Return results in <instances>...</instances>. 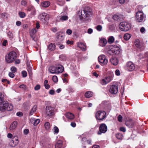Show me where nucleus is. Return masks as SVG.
Masks as SVG:
<instances>
[{
    "label": "nucleus",
    "mask_w": 148,
    "mask_h": 148,
    "mask_svg": "<svg viewBox=\"0 0 148 148\" xmlns=\"http://www.w3.org/2000/svg\"><path fill=\"white\" fill-rule=\"evenodd\" d=\"M77 14L81 20L85 21H89L91 19L92 13L91 9L85 8L83 10H79Z\"/></svg>",
    "instance_id": "obj_1"
},
{
    "label": "nucleus",
    "mask_w": 148,
    "mask_h": 148,
    "mask_svg": "<svg viewBox=\"0 0 148 148\" xmlns=\"http://www.w3.org/2000/svg\"><path fill=\"white\" fill-rule=\"evenodd\" d=\"M64 70L63 66L60 64L50 66L49 71L52 74H58L62 73Z\"/></svg>",
    "instance_id": "obj_2"
},
{
    "label": "nucleus",
    "mask_w": 148,
    "mask_h": 148,
    "mask_svg": "<svg viewBox=\"0 0 148 148\" xmlns=\"http://www.w3.org/2000/svg\"><path fill=\"white\" fill-rule=\"evenodd\" d=\"M55 109L54 107L47 106L46 107L45 114L46 117L48 118L53 117L55 114Z\"/></svg>",
    "instance_id": "obj_3"
},
{
    "label": "nucleus",
    "mask_w": 148,
    "mask_h": 148,
    "mask_svg": "<svg viewBox=\"0 0 148 148\" xmlns=\"http://www.w3.org/2000/svg\"><path fill=\"white\" fill-rule=\"evenodd\" d=\"M13 109V106L7 101H4L0 104V110L3 112L5 110L11 111Z\"/></svg>",
    "instance_id": "obj_4"
},
{
    "label": "nucleus",
    "mask_w": 148,
    "mask_h": 148,
    "mask_svg": "<svg viewBox=\"0 0 148 148\" xmlns=\"http://www.w3.org/2000/svg\"><path fill=\"white\" fill-rule=\"evenodd\" d=\"M16 54L14 51H11L7 54L5 56V60L8 63H12L16 58Z\"/></svg>",
    "instance_id": "obj_5"
},
{
    "label": "nucleus",
    "mask_w": 148,
    "mask_h": 148,
    "mask_svg": "<svg viewBox=\"0 0 148 148\" xmlns=\"http://www.w3.org/2000/svg\"><path fill=\"white\" fill-rule=\"evenodd\" d=\"M146 17L145 15L141 11H138L136 14V21L141 22L144 21Z\"/></svg>",
    "instance_id": "obj_6"
},
{
    "label": "nucleus",
    "mask_w": 148,
    "mask_h": 148,
    "mask_svg": "<svg viewBox=\"0 0 148 148\" xmlns=\"http://www.w3.org/2000/svg\"><path fill=\"white\" fill-rule=\"evenodd\" d=\"M114 75L112 72H111L110 75L106 77L104 79H102L100 80V83L103 85H104L110 82L112 80Z\"/></svg>",
    "instance_id": "obj_7"
},
{
    "label": "nucleus",
    "mask_w": 148,
    "mask_h": 148,
    "mask_svg": "<svg viewBox=\"0 0 148 148\" xmlns=\"http://www.w3.org/2000/svg\"><path fill=\"white\" fill-rule=\"evenodd\" d=\"M120 29L123 31H127L129 30L131 27L130 24L126 22L121 23L119 25Z\"/></svg>",
    "instance_id": "obj_8"
},
{
    "label": "nucleus",
    "mask_w": 148,
    "mask_h": 148,
    "mask_svg": "<svg viewBox=\"0 0 148 148\" xmlns=\"http://www.w3.org/2000/svg\"><path fill=\"white\" fill-rule=\"evenodd\" d=\"M106 113L103 111H97L95 114L96 118L97 119L102 120L106 117Z\"/></svg>",
    "instance_id": "obj_9"
},
{
    "label": "nucleus",
    "mask_w": 148,
    "mask_h": 148,
    "mask_svg": "<svg viewBox=\"0 0 148 148\" xmlns=\"http://www.w3.org/2000/svg\"><path fill=\"white\" fill-rule=\"evenodd\" d=\"M98 60L99 62L102 65L106 64L108 62V59L104 55H101L99 56L98 58Z\"/></svg>",
    "instance_id": "obj_10"
},
{
    "label": "nucleus",
    "mask_w": 148,
    "mask_h": 148,
    "mask_svg": "<svg viewBox=\"0 0 148 148\" xmlns=\"http://www.w3.org/2000/svg\"><path fill=\"white\" fill-rule=\"evenodd\" d=\"M38 18L43 22H45L48 20L49 15L45 12L42 13L39 15Z\"/></svg>",
    "instance_id": "obj_11"
},
{
    "label": "nucleus",
    "mask_w": 148,
    "mask_h": 148,
    "mask_svg": "<svg viewBox=\"0 0 148 148\" xmlns=\"http://www.w3.org/2000/svg\"><path fill=\"white\" fill-rule=\"evenodd\" d=\"M107 130V127L105 124L102 123L101 124L99 127V131L97 134L101 135L102 133H105Z\"/></svg>",
    "instance_id": "obj_12"
},
{
    "label": "nucleus",
    "mask_w": 148,
    "mask_h": 148,
    "mask_svg": "<svg viewBox=\"0 0 148 148\" xmlns=\"http://www.w3.org/2000/svg\"><path fill=\"white\" fill-rule=\"evenodd\" d=\"M126 67L127 70L129 71H134L135 68L134 64L131 62H127Z\"/></svg>",
    "instance_id": "obj_13"
},
{
    "label": "nucleus",
    "mask_w": 148,
    "mask_h": 148,
    "mask_svg": "<svg viewBox=\"0 0 148 148\" xmlns=\"http://www.w3.org/2000/svg\"><path fill=\"white\" fill-rule=\"evenodd\" d=\"M108 53L111 55H113L114 53L116 55H119L120 56L121 55V50L119 48H116V49H110L108 50Z\"/></svg>",
    "instance_id": "obj_14"
},
{
    "label": "nucleus",
    "mask_w": 148,
    "mask_h": 148,
    "mask_svg": "<svg viewBox=\"0 0 148 148\" xmlns=\"http://www.w3.org/2000/svg\"><path fill=\"white\" fill-rule=\"evenodd\" d=\"M118 90V86L117 85H113L110 87L109 92L112 94H116L117 93Z\"/></svg>",
    "instance_id": "obj_15"
},
{
    "label": "nucleus",
    "mask_w": 148,
    "mask_h": 148,
    "mask_svg": "<svg viewBox=\"0 0 148 148\" xmlns=\"http://www.w3.org/2000/svg\"><path fill=\"white\" fill-rule=\"evenodd\" d=\"M134 43L136 47L139 49L140 51H142L144 49L145 46L143 45L140 44L139 40L137 39L136 40Z\"/></svg>",
    "instance_id": "obj_16"
},
{
    "label": "nucleus",
    "mask_w": 148,
    "mask_h": 148,
    "mask_svg": "<svg viewBox=\"0 0 148 148\" xmlns=\"http://www.w3.org/2000/svg\"><path fill=\"white\" fill-rule=\"evenodd\" d=\"M107 40L104 38H101L99 41V45L100 46L103 47L107 44Z\"/></svg>",
    "instance_id": "obj_17"
},
{
    "label": "nucleus",
    "mask_w": 148,
    "mask_h": 148,
    "mask_svg": "<svg viewBox=\"0 0 148 148\" xmlns=\"http://www.w3.org/2000/svg\"><path fill=\"white\" fill-rule=\"evenodd\" d=\"M57 34L58 35L57 37V40L59 42L62 41L64 39V36L62 34H60L59 33H58Z\"/></svg>",
    "instance_id": "obj_18"
},
{
    "label": "nucleus",
    "mask_w": 148,
    "mask_h": 148,
    "mask_svg": "<svg viewBox=\"0 0 148 148\" xmlns=\"http://www.w3.org/2000/svg\"><path fill=\"white\" fill-rule=\"evenodd\" d=\"M125 125L129 128H132L134 126V123L132 119H130L126 122Z\"/></svg>",
    "instance_id": "obj_19"
},
{
    "label": "nucleus",
    "mask_w": 148,
    "mask_h": 148,
    "mask_svg": "<svg viewBox=\"0 0 148 148\" xmlns=\"http://www.w3.org/2000/svg\"><path fill=\"white\" fill-rule=\"evenodd\" d=\"M78 47L82 51H84L86 50V46L82 42H79L77 43Z\"/></svg>",
    "instance_id": "obj_20"
},
{
    "label": "nucleus",
    "mask_w": 148,
    "mask_h": 148,
    "mask_svg": "<svg viewBox=\"0 0 148 148\" xmlns=\"http://www.w3.org/2000/svg\"><path fill=\"white\" fill-rule=\"evenodd\" d=\"M111 63L114 65H116L118 63V61L116 58H112L110 59Z\"/></svg>",
    "instance_id": "obj_21"
},
{
    "label": "nucleus",
    "mask_w": 148,
    "mask_h": 148,
    "mask_svg": "<svg viewBox=\"0 0 148 148\" xmlns=\"http://www.w3.org/2000/svg\"><path fill=\"white\" fill-rule=\"evenodd\" d=\"M17 123L16 121L13 122L10 125V130H13L15 129L16 127Z\"/></svg>",
    "instance_id": "obj_22"
},
{
    "label": "nucleus",
    "mask_w": 148,
    "mask_h": 148,
    "mask_svg": "<svg viewBox=\"0 0 148 148\" xmlns=\"http://www.w3.org/2000/svg\"><path fill=\"white\" fill-rule=\"evenodd\" d=\"M66 116L67 119L70 120L73 119L74 118V115L70 112L67 113L66 114Z\"/></svg>",
    "instance_id": "obj_23"
},
{
    "label": "nucleus",
    "mask_w": 148,
    "mask_h": 148,
    "mask_svg": "<svg viewBox=\"0 0 148 148\" xmlns=\"http://www.w3.org/2000/svg\"><path fill=\"white\" fill-rule=\"evenodd\" d=\"M50 5V3L48 1H43L41 3V6L44 8H47Z\"/></svg>",
    "instance_id": "obj_24"
},
{
    "label": "nucleus",
    "mask_w": 148,
    "mask_h": 148,
    "mask_svg": "<svg viewBox=\"0 0 148 148\" xmlns=\"http://www.w3.org/2000/svg\"><path fill=\"white\" fill-rule=\"evenodd\" d=\"M37 107V105H35L34 106L30 111L29 114L30 115H32L33 114V113L36 111Z\"/></svg>",
    "instance_id": "obj_25"
},
{
    "label": "nucleus",
    "mask_w": 148,
    "mask_h": 148,
    "mask_svg": "<svg viewBox=\"0 0 148 148\" xmlns=\"http://www.w3.org/2000/svg\"><path fill=\"white\" fill-rule=\"evenodd\" d=\"M138 57L140 59H141L142 58H145L146 57H147L148 58V52H147L145 53V54L143 55V54L141 53H140L138 55Z\"/></svg>",
    "instance_id": "obj_26"
},
{
    "label": "nucleus",
    "mask_w": 148,
    "mask_h": 148,
    "mask_svg": "<svg viewBox=\"0 0 148 148\" xmlns=\"http://www.w3.org/2000/svg\"><path fill=\"white\" fill-rule=\"evenodd\" d=\"M55 47L56 46L55 44L51 43L49 45L48 47V48L49 50H50L51 51H53L55 49Z\"/></svg>",
    "instance_id": "obj_27"
},
{
    "label": "nucleus",
    "mask_w": 148,
    "mask_h": 148,
    "mask_svg": "<svg viewBox=\"0 0 148 148\" xmlns=\"http://www.w3.org/2000/svg\"><path fill=\"white\" fill-rule=\"evenodd\" d=\"M93 94V93L91 91H88L86 92L85 94V97L86 98H90L91 97Z\"/></svg>",
    "instance_id": "obj_28"
},
{
    "label": "nucleus",
    "mask_w": 148,
    "mask_h": 148,
    "mask_svg": "<svg viewBox=\"0 0 148 148\" xmlns=\"http://www.w3.org/2000/svg\"><path fill=\"white\" fill-rule=\"evenodd\" d=\"M114 37L113 36H110L108 38V42L109 44H112L114 42Z\"/></svg>",
    "instance_id": "obj_29"
},
{
    "label": "nucleus",
    "mask_w": 148,
    "mask_h": 148,
    "mask_svg": "<svg viewBox=\"0 0 148 148\" xmlns=\"http://www.w3.org/2000/svg\"><path fill=\"white\" fill-rule=\"evenodd\" d=\"M121 17V15L119 14H115L113 16L112 18L115 20H118Z\"/></svg>",
    "instance_id": "obj_30"
},
{
    "label": "nucleus",
    "mask_w": 148,
    "mask_h": 148,
    "mask_svg": "<svg viewBox=\"0 0 148 148\" xmlns=\"http://www.w3.org/2000/svg\"><path fill=\"white\" fill-rule=\"evenodd\" d=\"M62 145V142L61 140L58 141L55 145V148H60Z\"/></svg>",
    "instance_id": "obj_31"
},
{
    "label": "nucleus",
    "mask_w": 148,
    "mask_h": 148,
    "mask_svg": "<svg viewBox=\"0 0 148 148\" xmlns=\"http://www.w3.org/2000/svg\"><path fill=\"white\" fill-rule=\"evenodd\" d=\"M27 70L28 72V74L30 75H32V67L30 65L27 64Z\"/></svg>",
    "instance_id": "obj_32"
},
{
    "label": "nucleus",
    "mask_w": 148,
    "mask_h": 148,
    "mask_svg": "<svg viewBox=\"0 0 148 148\" xmlns=\"http://www.w3.org/2000/svg\"><path fill=\"white\" fill-rule=\"evenodd\" d=\"M131 37V35L128 33H127L124 34V39L126 40H129Z\"/></svg>",
    "instance_id": "obj_33"
},
{
    "label": "nucleus",
    "mask_w": 148,
    "mask_h": 148,
    "mask_svg": "<svg viewBox=\"0 0 148 148\" xmlns=\"http://www.w3.org/2000/svg\"><path fill=\"white\" fill-rule=\"evenodd\" d=\"M44 125L46 130H48L50 129V125L49 122H46L45 123Z\"/></svg>",
    "instance_id": "obj_34"
},
{
    "label": "nucleus",
    "mask_w": 148,
    "mask_h": 148,
    "mask_svg": "<svg viewBox=\"0 0 148 148\" xmlns=\"http://www.w3.org/2000/svg\"><path fill=\"white\" fill-rule=\"evenodd\" d=\"M53 131L54 134H57L59 132L58 128L56 126H55L53 128Z\"/></svg>",
    "instance_id": "obj_35"
},
{
    "label": "nucleus",
    "mask_w": 148,
    "mask_h": 148,
    "mask_svg": "<svg viewBox=\"0 0 148 148\" xmlns=\"http://www.w3.org/2000/svg\"><path fill=\"white\" fill-rule=\"evenodd\" d=\"M116 137L119 139H121L123 137V135L121 133H118L116 134Z\"/></svg>",
    "instance_id": "obj_36"
},
{
    "label": "nucleus",
    "mask_w": 148,
    "mask_h": 148,
    "mask_svg": "<svg viewBox=\"0 0 148 148\" xmlns=\"http://www.w3.org/2000/svg\"><path fill=\"white\" fill-rule=\"evenodd\" d=\"M19 14L20 17L21 18H24L26 16L25 14L23 12H19Z\"/></svg>",
    "instance_id": "obj_37"
},
{
    "label": "nucleus",
    "mask_w": 148,
    "mask_h": 148,
    "mask_svg": "<svg viewBox=\"0 0 148 148\" xmlns=\"http://www.w3.org/2000/svg\"><path fill=\"white\" fill-rule=\"evenodd\" d=\"M13 139L14 140H12V141L13 143H14V141H16L15 145L17 144L18 142V137H16V136H14L13 138Z\"/></svg>",
    "instance_id": "obj_38"
},
{
    "label": "nucleus",
    "mask_w": 148,
    "mask_h": 148,
    "mask_svg": "<svg viewBox=\"0 0 148 148\" xmlns=\"http://www.w3.org/2000/svg\"><path fill=\"white\" fill-rule=\"evenodd\" d=\"M59 58L65 61L66 60V55H61L60 56Z\"/></svg>",
    "instance_id": "obj_39"
},
{
    "label": "nucleus",
    "mask_w": 148,
    "mask_h": 148,
    "mask_svg": "<svg viewBox=\"0 0 148 148\" xmlns=\"http://www.w3.org/2000/svg\"><path fill=\"white\" fill-rule=\"evenodd\" d=\"M7 35H8V36L9 38L11 39H12L13 38V37H14V35L13 34L9 32H8V33H7Z\"/></svg>",
    "instance_id": "obj_40"
},
{
    "label": "nucleus",
    "mask_w": 148,
    "mask_h": 148,
    "mask_svg": "<svg viewBox=\"0 0 148 148\" xmlns=\"http://www.w3.org/2000/svg\"><path fill=\"white\" fill-rule=\"evenodd\" d=\"M40 120L39 119H36L33 123V125L34 126H36L40 122Z\"/></svg>",
    "instance_id": "obj_41"
},
{
    "label": "nucleus",
    "mask_w": 148,
    "mask_h": 148,
    "mask_svg": "<svg viewBox=\"0 0 148 148\" xmlns=\"http://www.w3.org/2000/svg\"><path fill=\"white\" fill-rule=\"evenodd\" d=\"M10 70L13 73H15L17 69L15 67L13 66L11 68Z\"/></svg>",
    "instance_id": "obj_42"
},
{
    "label": "nucleus",
    "mask_w": 148,
    "mask_h": 148,
    "mask_svg": "<svg viewBox=\"0 0 148 148\" xmlns=\"http://www.w3.org/2000/svg\"><path fill=\"white\" fill-rule=\"evenodd\" d=\"M95 28L97 31H100L102 30V26L101 25H99L96 26L95 27Z\"/></svg>",
    "instance_id": "obj_43"
},
{
    "label": "nucleus",
    "mask_w": 148,
    "mask_h": 148,
    "mask_svg": "<svg viewBox=\"0 0 148 148\" xmlns=\"http://www.w3.org/2000/svg\"><path fill=\"white\" fill-rule=\"evenodd\" d=\"M4 95L1 93H0V103H1L4 100Z\"/></svg>",
    "instance_id": "obj_44"
},
{
    "label": "nucleus",
    "mask_w": 148,
    "mask_h": 148,
    "mask_svg": "<svg viewBox=\"0 0 148 148\" xmlns=\"http://www.w3.org/2000/svg\"><path fill=\"white\" fill-rule=\"evenodd\" d=\"M52 79L53 81L55 83L57 82L58 81L57 77L56 75H54Z\"/></svg>",
    "instance_id": "obj_45"
},
{
    "label": "nucleus",
    "mask_w": 148,
    "mask_h": 148,
    "mask_svg": "<svg viewBox=\"0 0 148 148\" xmlns=\"http://www.w3.org/2000/svg\"><path fill=\"white\" fill-rule=\"evenodd\" d=\"M68 17L66 16H62L60 18V20L62 21H65L67 20Z\"/></svg>",
    "instance_id": "obj_46"
},
{
    "label": "nucleus",
    "mask_w": 148,
    "mask_h": 148,
    "mask_svg": "<svg viewBox=\"0 0 148 148\" xmlns=\"http://www.w3.org/2000/svg\"><path fill=\"white\" fill-rule=\"evenodd\" d=\"M34 8L32 6H30L27 7V10L28 11H32V10H34Z\"/></svg>",
    "instance_id": "obj_47"
},
{
    "label": "nucleus",
    "mask_w": 148,
    "mask_h": 148,
    "mask_svg": "<svg viewBox=\"0 0 148 148\" xmlns=\"http://www.w3.org/2000/svg\"><path fill=\"white\" fill-rule=\"evenodd\" d=\"M22 76L23 77H26L27 75V73L26 71H23L22 72Z\"/></svg>",
    "instance_id": "obj_48"
},
{
    "label": "nucleus",
    "mask_w": 148,
    "mask_h": 148,
    "mask_svg": "<svg viewBox=\"0 0 148 148\" xmlns=\"http://www.w3.org/2000/svg\"><path fill=\"white\" fill-rule=\"evenodd\" d=\"M66 33L68 35H71L72 32V30L70 29H68L66 31Z\"/></svg>",
    "instance_id": "obj_49"
},
{
    "label": "nucleus",
    "mask_w": 148,
    "mask_h": 148,
    "mask_svg": "<svg viewBox=\"0 0 148 148\" xmlns=\"http://www.w3.org/2000/svg\"><path fill=\"white\" fill-rule=\"evenodd\" d=\"M118 121L120 122H122V116L119 115L118 117Z\"/></svg>",
    "instance_id": "obj_50"
},
{
    "label": "nucleus",
    "mask_w": 148,
    "mask_h": 148,
    "mask_svg": "<svg viewBox=\"0 0 148 148\" xmlns=\"http://www.w3.org/2000/svg\"><path fill=\"white\" fill-rule=\"evenodd\" d=\"M37 30L35 28L32 29L31 31V33L33 34H34L37 32Z\"/></svg>",
    "instance_id": "obj_51"
},
{
    "label": "nucleus",
    "mask_w": 148,
    "mask_h": 148,
    "mask_svg": "<svg viewBox=\"0 0 148 148\" xmlns=\"http://www.w3.org/2000/svg\"><path fill=\"white\" fill-rule=\"evenodd\" d=\"M21 3L22 5L25 6L27 5V3L25 1L23 0L21 1Z\"/></svg>",
    "instance_id": "obj_52"
},
{
    "label": "nucleus",
    "mask_w": 148,
    "mask_h": 148,
    "mask_svg": "<svg viewBox=\"0 0 148 148\" xmlns=\"http://www.w3.org/2000/svg\"><path fill=\"white\" fill-rule=\"evenodd\" d=\"M115 75L117 76H119L120 74V72L119 69H116L115 71Z\"/></svg>",
    "instance_id": "obj_53"
},
{
    "label": "nucleus",
    "mask_w": 148,
    "mask_h": 148,
    "mask_svg": "<svg viewBox=\"0 0 148 148\" xmlns=\"http://www.w3.org/2000/svg\"><path fill=\"white\" fill-rule=\"evenodd\" d=\"M51 30L53 32H56L58 31L57 28L56 27H52Z\"/></svg>",
    "instance_id": "obj_54"
},
{
    "label": "nucleus",
    "mask_w": 148,
    "mask_h": 148,
    "mask_svg": "<svg viewBox=\"0 0 148 148\" xmlns=\"http://www.w3.org/2000/svg\"><path fill=\"white\" fill-rule=\"evenodd\" d=\"M29 132V130L28 129H25L23 131V133L25 135H27Z\"/></svg>",
    "instance_id": "obj_55"
},
{
    "label": "nucleus",
    "mask_w": 148,
    "mask_h": 148,
    "mask_svg": "<svg viewBox=\"0 0 148 148\" xmlns=\"http://www.w3.org/2000/svg\"><path fill=\"white\" fill-rule=\"evenodd\" d=\"M12 72H9L8 74L9 76L11 78H13L14 76V75Z\"/></svg>",
    "instance_id": "obj_56"
},
{
    "label": "nucleus",
    "mask_w": 148,
    "mask_h": 148,
    "mask_svg": "<svg viewBox=\"0 0 148 148\" xmlns=\"http://www.w3.org/2000/svg\"><path fill=\"white\" fill-rule=\"evenodd\" d=\"M40 86L39 85H37L34 88V89L35 90H38L40 88Z\"/></svg>",
    "instance_id": "obj_57"
},
{
    "label": "nucleus",
    "mask_w": 148,
    "mask_h": 148,
    "mask_svg": "<svg viewBox=\"0 0 148 148\" xmlns=\"http://www.w3.org/2000/svg\"><path fill=\"white\" fill-rule=\"evenodd\" d=\"M49 93L51 95H54L55 94V91L53 90H50L49 91Z\"/></svg>",
    "instance_id": "obj_58"
},
{
    "label": "nucleus",
    "mask_w": 148,
    "mask_h": 148,
    "mask_svg": "<svg viewBox=\"0 0 148 148\" xmlns=\"http://www.w3.org/2000/svg\"><path fill=\"white\" fill-rule=\"evenodd\" d=\"M19 88H21L25 89L26 88V86L24 84H22L19 86Z\"/></svg>",
    "instance_id": "obj_59"
},
{
    "label": "nucleus",
    "mask_w": 148,
    "mask_h": 148,
    "mask_svg": "<svg viewBox=\"0 0 148 148\" xmlns=\"http://www.w3.org/2000/svg\"><path fill=\"white\" fill-rule=\"evenodd\" d=\"M59 47L60 49H62L64 48L65 46L62 44L59 45Z\"/></svg>",
    "instance_id": "obj_60"
},
{
    "label": "nucleus",
    "mask_w": 148,
    "mask_h": 148,
    "mask_svg": "<svg viewBox=\"0 0 148 148\" xmlns=\"http://www.w3.org/2000/svg\"><path fill=\"white\" fill-rule=\"evenodd\" d=\"M17 116H22L23 115V113L21 112H18L16 113Z\"/></svg>",
    "instance_id": "obj_61"
},
{
    "label": "nucleus",
    "mask_w": 148,
    "mask_h": 148,
    "mask_svg": "<svg viewBox=\"0 0 148 148\" xmlns=\"http://www.w3.org/2000/svg\"><path fill=\"white\" fill-rule=\"evenodd\" d=\"M145 29L143 27H142L140 29V32L142 33H144L145 32Z\"/></svg>",
    "instance_id": "obj_62"
},
{
    "label": "nucleus",
    "mask_w": 148,
    "mask_h": 148,
    "mask_svg": "<svg viewBox=\"0 0 148 148\" xmlns=\"http://www.w3.org/2000/svg\"><path fill=\"white\" fill-rule=\"evenodd\" d=\"M92 32H93V30L92 29L89 28L88 29V33L89 34H91V33H92Z\"/></svg>",
    "instance_id": "obj_63"
},
{
    "label": "nucleus",
    "mask_w": 148,
    "mask_h": 148,
    "mask_svg": "<svg viewBox=\"0 0 148 148\" xmlns=\"http://www.w3.org/2000/svg\"><path fill=\"white\" fill-rule=\"evenodd\" d=\"M120 130L121 131H122L123 132H125L126 131V129L125 127H121L120 129Z\"/></svg>",
    "instance_id": "obj_64"
}]
</instances>
